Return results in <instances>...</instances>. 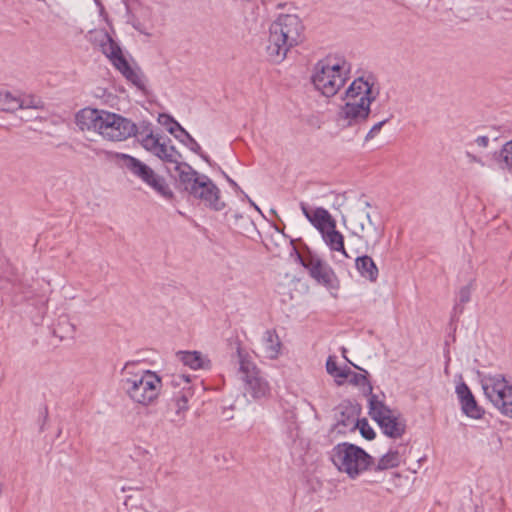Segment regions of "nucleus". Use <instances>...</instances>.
<instances>
[{
  "label": "nucleus",
  "instance_id": "nucleus-9",
  "mask_svg": "<svg viewBox=\"0 0 512 512\" xmlns=\"http://www.w3.org/2000/svg\"><path fill=\"white\" fill-rule=\"evenodd\" d=\"M141 146L158 157L164 162L175 166L182 164L181 154L171 144V139L161 133L155 132L149 123H142L137 127V133L134 134Z\"/></svg>",
  "mask_w": 512,
  "mask_h": 512
},
{
  "label": "nucleus",
  "instance_id": "nucleus-22",
  "mask_svg": "<svg viewBox=\"0 0 512 512\" xmlns=\"http://www.w3.org/2000/svg\"><path fill=\"white\" fill-rule=\"evenodd\" d=\"M262 343L266 357L269 359H277L281 353L282 343L275 330L265 331Z\"/></svg>",
  "mask_w": 512,
  "mask_h": 512
},
{
  "label": "nucleus",
  "instance_id": "nucleus-18",
  "mask_svg": "<svg viewBox=\"0 0 512 512\" xmlns=\"http://www.w3.org/2000/svg\"><path fill=\"white\" fill-rule=\"evenodd\" d=\"M359 425V409L356 405L345 402L337 407L336 427L340 432L353 431Z\"/></svg>",
  "mask_w": 512,
  "mask_h": 512
},
{
  "label": "nucleus",
  "instance_id": "nucleus-29",
  "mask_svg": "<svg viewBox=\"0 0 512 512\" xmlns=\"http://www.w3.org/2000/svg\"><path fill=\"white\" fill-rule=\"evenodd\" d=\"M75 332V326L69 322L66 316H61L54 328V333L60 334L61 338L68 337Z\"/></svg>",
  "mask_w": 512,
  "mask_h": 512
},
{
  "label": "nucleus",
  "instance_id": "nucleus-41",
  "mask_svg": "<svg viewBox=\"0 0 512 512\" xmlns=\"http://www.w3.org/2000/svg\"><path fill=\"white\" fill-rule=\"evenodd\" d=\"M469 290H462L460 299L462 302L469 300Z\"/></svg>",
  "mask_w": 512,
  "mask_h": 512
},
{
  "label": "nucleus",
  "instance_id": "nucleus-14",
  "mask_svg": "<svg viewBox=\"0 0 512 512\" xmlns=\"http://www.w3.org/2000/svg\"><path fill=\"white\" fill-rule=\"evenodd\" d=\"M300 261L317 285L333 287L336 276L331 267L317 256L301 258Z\"/></svg>",
  "mask_w": 512,
  "mask_h": 512
},
{
  "label": "nucleus",
  "instance_id": "nucleus-16",
  "mask_svg": "<svg viewBox=\"0 0 512 512\" xmlns=\"http://www.w3.org/2000/svg\"><path fill=\"white\" fill-rule=\"evenodd\" d=\"M105 111L106 110L83 108L75 115V123L83 132L88 131L100 134Z\"/></svg>",
  "mask_w": 512,
  "mask_h": 512
},
{
  "label": "nucleus",
  "instance_id": "nucleus-13",
  "mask_svg": "<svg viewBox=\"0 0 512 512\" xmlns=\"http://www.w3.org/2000/svg\"><path fill=\"white\" fill-rule=\"evenodd\" d=\"M137 126L131 120L109 111H105L100 134L104 139L120 142L134 136Z\"/></svg>",
  "mask_w": 512,
  "mask_h": 512
},
{
  "label": "nucleus",
  "instance_id": "nucleus-32",
  "mask_svg": "<svg viewBox=\"0 0 512 512\" xmlns=\"http://www.w3.org/2000/svg\"><path fill=\"white\" fill-rule=\"evenodd\" d=\"M357 428H359L360 430V433L361 435L368 439V440H372L374 439L375 437V432L374 430L370 427V425L368 424V422L364 419V420H359V425L357 426Z\"/></svg>",
  "mask_w": 512,
  "mask_h": 512
},
{
  "label": "nucleus",
  "instance_id": "nucleus-24",
  "mask_svg": "<svg viewBox=\"0 0 512 512\" xmlns=\"http://www.w3.org/2000/svg\"><path fill=\"white\" fill-rule=\"evenodd\" d=\"M357 271L370 281H375L378 276V268L373 259L367 255L357 257L355 260Z\"/></svg>",
  "mask_w": 512,
  "mask_h": 512
},
{
  "label": "nucleus",
  "instance_id": "nucleus-21",
  "mask_svg": "<svg viewBox=\"0 0 512 512\" xmlns=\"http://www.w3.org/2000/svg\"><path fill=\"white\" fill-rule=\"evenodd\" d=\"M177 358L193 370L197 369H209L211 367L210 360L198 351H180L177 354Z\"/></svg>",
  "mask_w": 512,
  "mask_h": 512
},
{
  "label": "nucleus",
  "instance_id": "nucleus-23",
  "mask_svg": "<svg viewBox=\"0 0 512 512\" xmlns=\"http://www.w3.org/2000/svg\"><path fill=\"white\" fill-rule=\"evenodd\" d=\"M190 396L189 391L183 393L173 399L172 406L174 408V415L170 419L176 426H182L185 422V413L188 410V399Z\"/></svg>",
  "mask_w": 512,
  "mask_h": 512
},
{
  "label": "nucleus",
  "instance_id": "nucleus-26",
  "mask_svg": "<svg viewBox=\"0 0 512 512\" xmlns=\"http://www.w3.org/2000/svg\"><path fill=\"white\" fill-rule=\"evenodd\" d=\"M401 462V457L398 451H389L383 455L375 466L376 471L387 470L397 467Z\"/></svg>",
  "mask_w": 512,
  "mask_h": 512
},
{
  "label": "nucleus",
  "instance_id": "nucleus-39",
  "mask_svg": "<svg viewBox=\"0 0 512 512\" xmlns=\"http://www.w3.org/2000/svg\"><path fill=\"white\" fill-rule=\"evenodd\" d=\"M180 381H184L186 384H189L190 378L187 375H178V376H175L173 379V383H175L177 385L180 384Z\"/></svg>",
  "mask_w": 512,
  "mask_h": 512
},
{
  "label": "nucleus",
  "instance_id": "nucleus-5",
  "mask_svg": "<svg viewBox=\"0 0 512 512\" xmlns=\"http://www.w3.org/2000/svg\"><path fill=\"white\" fill-rule=\"evenodd\" d=\"M136 369L135 363L124 366L123 388L133 402L147 406L157 399L162 387L161 378L150 370Z\"/></svg>",
  "mask_w": 512,
  "mask_h": 512
},
{
  "label": "nucleus",
  "instance_id": "nucleus-6",
  "mask_svg": "<svg viewBox=\"0 0 512 512\" xmlns=\"http://www.w3.org/2000/svg\"><path fill=\"white\" fill-rule=\"evenodd\" d=\"M331 460L340 472L346 473L351 479H355L373 465V458L362 448L346 442L337 444L332 449Z\"/></svg>",
  "mask_w": 512,
  "mask_h": 512
},
{
  "label": "nucleus",
  "instance_id": "nucleus-31",
  "mask_svg": "<svg viewBox=\"0 0 512 512\" xmlns=\"http://www.w3.org/2000/svg\"><path fill=\"white\" fill-rule=\"evenodd\" d=\"M159 120L163 125L166 126L167 131L170 134L175 135L176 131H180L183 135H185V132H187L176 120L168 115H160Z\"/></svg>",
  "mask_w": 512,
  "mask_h": 512
},
{
  "label": "nucleus",
  "instance_id": "nucleus-8",
  "mask_svg": "<svg viewBox=\"0 0 512 512\" xmlns=\"http://www.w3.org/2000/svg\"><path fill=\"white\" fill-rule=\"evenodd\" d=\"M96 41L112 65L136 88L144 91L146 78L138 67H132L124 57L120 46L104 31L96 34Z\"/></svg>",
  "mask_w": 512,
  "mask_h": 512
},
{
  "label": "nucleus",
  "instance_id": "nucleus-2",
  "mask_svg": "<svg viewBox=\"0 0 512 512\" xmlns=\"http://www.w3.org/2000/svg\"><path fill=\"white\" fill-rule=\"evenodd\" d=\"M176 179L177 185L196 199H200L206 206L220 211L225 207L220 201V190L206 175H200L189 164L182 163L169 170Z\"/></svg>",
  "mask_w": 512,
  "mask_h": 512
},
{
  "label": "nucleus",
  "instance_id": "nucleus-35",
  "mask_svg": "<svg viewBox=\"0 0 512 512\" xmlns=\"http://www.w3.org/2000/svg\"><path fill=\"white\" fill-rule=\"evenodd\" d=\"M465 156L467 158L468 164H478L481 167L485 166V162L483 161V159L481 157H478L470 152H466Z\"/></svg>",
  "mask_w": 512,
  "mask_h": 512
},
{
  "label": "nucleus",
  "instance_id": "nucleus-36",
  "mask_svg": "<svg viewBox=\"0 0 512 512\" xmlns=\"http://www.w3.org/2000/svg\"><path fill=\"white\" fill-rule=\"evenodd\" d=\"M352 373L353 372L349 367L340 368V371L337 374V378L349 379Z\"/></svg>",
  "mask_w": 512,
  "mask_h": 512
},
{
  "label": "nucleus",
  "instance_id": "nucleus-10",
  "mask_svg": "<svg viewBox=\"0 0 512 512\" xmlns=\"http://www.w3.org/2000/svg\"><path fill=\"white\" fill-rule=\"evenodd\" d=\"M113 160L121 168L126 169L132 175L141 179L162 197L166 199L173 197V192L165 179L157 175L152 168L139 159L124 153H114Z\"/></svg>",
  "mask_w": 512,
  "mask_h": 512
},
{
  "label": "nucleus",
  "instance_id": "nucleus-15",
  "mask_svg": "<svg viewBox=\"0 0 512 512\" xmlns=\"http://www.w3.org/2000/svg\"><path fill=\"white\" fill-rule=\"evenodd\" d=\"M353 234L360 239L369 242H378L381 238V231L371 220L370 214L366 211H358L352 219Z\"/></svg>",
  "mask_w": 512,
  "mask_h": 512
},
{
  "label": "nucleus",
  "instance_id": "nucleus-40",
  "mask_svg": "<svg viewBox=\"0 0 512 512\" xmlns=\"http://www.w3.org/2000/svg\"><path fill=\"white\" fill-rule=\"evenodd\" d=\"M224 176L225 178L227 179L228 183L235 189V190H240V187L238 186V184L232 180L227 174L224 173Z\"/></svg>",
  "mask_w": 512,
  "mask_h": 512
},
{
  "label": "nucleus",
  "instance_id": "nucleus-20",
  "mask_svg": "<svg viewBox=\"0 0 512 512\" xmlns=\"http://www.w3.org/2000/svg\"><path fill=\"white\" fill-rule=\"evenodd\" d=\"M320 234L324 243L329 247L331 251L339 252L343 256L348 257L344 247V236L340 231L337 230L336 225H332L330 228H327Z\"/></svg>",
  "mask_w": 512,
  "mask_h": 512
},
{
  "label": "nucleus",
  "instance_id": "nucleus-11",
  "mask_svg": "<svg viewBox=\"0 0 512 512\" xmlns=\"http://www.w3.org/2000/svg\"><path fill=\"white\" fill-rule=\"evenodd\" d=\"M369 415L377 422L386 436L397 439L405 433L404 419L398 412L390 409L377 395H371L369 398Z\"/></svg>",
  "mask_w": 512,
  "mask_h": 512
},
{
  "label": "nucleus",
  "instance_id": "nucleus-7",
  "mask_svg": "<svg viewBox=\"0 0 512 512\" xmlns=\"http://www.w3.org/2000/svg\"><path fill=\"white\" fill-rule=\"evenodd\" d=\"M238 373L243 382L244 395L252 399H261L270 394V385L250 355L240 345L236 348Z\"/></svg>",
  "mask_w": 512,
  "mask_h": 512
},
{
  "label": "nucleus",
  "instance_id": "nucleus-34",
  "mask_svg": "<svg viewBox=\"0 0 512 512\" xmlns=\"http://www.w3.org/2000/svg\"><path fill=\"white\" fill-rule=\"evenodd\" d=\"M326 370L330 375L337 377V374L339 373L340 368L337 366V363L334 360V357H332V356L328 357L327 362H326Z\"/></svg>",
  "mask_w": 512,
  "mask_h": 512
},
{
  "label": "nucleus",
  "instance_id": "nucleus-27",
  "mask_svg": "<svg viewBox=\"0 0 512 512\" xmlns=\"http://www.w3.org/2000/svg\"><path fill=\"white\" fill-rule=\"evenodd\" d=\"M357 369L359 370H362V368L354 365ZM364 373L365 374H360V373H355L353 372L352 375L350 376L349 378V382L353 385H356V386H359L360 388H362V391H363V394L365 395H368L369 398H371V395H374L372 392H373V387L371 385V383L368 381L367 379V372L364 370Z\"/></svg>",
  "mask_w": 512,
  "mask_h": 512
},
{
  "label": "nucleus",
  "instance_id": "nucleus-12",
  "mask_svg": "<svg viewBox=\"0 0 512 512\" xmlns=\"http://www.w3.org/2000/svg\"><path fill=\"white\" fill-rule=\"evenodd\" d=\"M482 388L490 402L505 416L512 418V384L502 376L486 377Z\"/></svg>",
  "mask_w": 512,
  "mask_h": 512
},
{
  "label": "nucleus",
  "instance_id": "nucleus-38",
  "mask_svg": "<svg viewBox=\"0 0 512 512\" xmlns=\"http://www.w3.org/2000/svg\"><path fill=\"white\" fill-rule=\"evenodd\" d=\"M185 136L189 139L191 142V150L195 153H199L201 151L200 145L191 137V135L188 132H185Z\"/></svg>",
  "mask_w": 512,
  "mask_h": 512
},
{
  "label": "nucleus",
  "instance_id": "nucleus-17",
  "mask_svg": "<svg viewBox=\"0 0 512 512\" xmlns=\"http://www.w3.org/2000/svg\"><path fill=\"white\" fill-rule=\"evenodd\" d=\"M300 209L305 218L319 232L336 225V220L330 212L323 207L311 208L306 203H300Z\"/></svg>",
  "mask_w": 512,
  "mask_h": 512
},
{
  "label": "nucleus",
  "instance_id": "nucleus-43",
  "mask_svg": "<svg viewBox=\"0 0 512 512\" xmlns=\"http://www.w3.org/2000/svg\"><path fill=\"white\" fill-rule=\"evenodd\" d=\"M342 353H343V356L345 357V353H346V349L345 348L342 349Z\"/></svg>",
  "mask_w": 512,
  "mask_h": 512
},
{
  "label": "nucleus",
  "instance_id": "nucleus-37",
  "mask_svg": "<svg viewBox=\"0 0 512 512\" xmlns=\"http://www.w3.org/2000/svg\"><path fill=\"white\" fill-rule=\"evenodd\" d=\"M475 144L481 148H486L489 144V138L487 136H478L475 139Z\"/></svg>",
  "mask_w": 512,
  "mask_h": 512
},
{
  "label": "nucleus",
  "instance_id": "nucleus-25",
  "mask_svg": "<svg viewBox=\"0 0 512 512\" xmlns=\"http://www.w3.org/2000/svg\"><path fill=\"white\" fill-rule=\"evenodd\" d=\"M0 110L13 113L19 110V95L9 91H0Z\"/></svg>",
  "mask_w": 512,
  "mask_h": 512
},
{
  "label": "nucleus",
  "instance_id": "nucleus-3",
  "mask_svg": "<svg viewBox=\"0 0 512 512\" xmlns=\"http://www.w3.org/2000/svg\"><path fill=\"white\" fill-rule=\"evenodd\" d=\"M304 26L297 15L281 14L270 26L267 53L271 61L279 63L288 51L303 40Z\"/></svg>",
  "mask_w": 512,
  "mask_h": 512
},
{
  "label": "nucleus",
  "instance_id": "nucleus-33",
  "mask_svg": "<svg viewBox=\"0 0 512 512\" xmlns=\"http://www.w3.org/2000/svg\"><path fill=\"white\" fill-rule=\"evenodd\" d=\"M389 119L382 120L376 124H374L371 129L368 131V133L365 136V141L372 140L376 135H378L384 126L388 122Z\"/></svg>",
  "mask_w": 512,
  "mask_h": 512
},
{
  "label": "nucleus",
  "instance_id": "nucleus-19",
  "mask_svg": "<svg viewBox=\"0 0 512 512\" xmlns=\"http://www.w3.org/2000/svg\"><path fill=\"white\" fill-rule=\"evenodd\" d=\"M456 393L461 401L463 412L472 418L480 417V409L469 387L465 383L456 386Z\"/></svg>",
  "mask_w": 512,
  "mask_h": 512
},
{
  "label": "nucleus",
  "instance_id": "nucleus-30",
  "mask_svg": "<svg viewBox=\"0 0 512 512\" xmlns=\"http://www.w3.org/2000/svg\"><path fill=\"white\" fill-rule=\"evenodd\" d=\"M502 168L512 173V139L505 143L500 151Z\"/></svg>",
  "mask_w": 512,
  "mask_h": 512
},
{
  "label": "nucleus",
  "instance_id": "nucleus-42",
  "mask_svg": "<svg viewBox=\"0 0 512 512\" xmlns=\"http://www.w3.org/2000/svg\"><path fill=\"white\" fill-rule=\"evenodd\" d=\"M245 198L248 199L249 203L257 210L260 212V209L258 208V206L247 196L245 195Z\"/></svg>",
  "mask_w": 512,
  "mask_h": 512
},
{
  "label": "nucleus",
  "instance_id": "nucleus-4",
  "mask_svg": "<svg viewBox=\"0 0 512 512\" xmlns=\"http://www.w3.org/2000/svg\"><path fill=\"white\" fill-rule=\"evenodd\" d=\"M351 68L344 56L329 55L315 64L312 83L322 95L332 97L350 78Z\"/></svg>",
  "mask_w": 512,
  "mask_h": 512
},
{
  "label": "nucleus",
  "instance_id": "nucleus-1",
  "mask_svg": "<svg viewBox=\"0 0 512 512\" xmlns=\"http://www.w3.org/2000/svg\"><path fill=\"white\" fill-rule=\"evenodd\" d=\"M380 94V86L373 74L362 75L352 81L345 91L344 104L337 120L343 127H352L366 122L371 113V104Z\"/></svg>",
  "mask_w": 512,
  "mask_h": 512
},
{
  "label": "nucleus",
  "instance_id": "nucleus-28",
  "mask_svg": "<svg viewBox=\"0 0 512 512\" xmlns=\"http://www.w3.org/2000/svg\"><path fill=\"white\" fill-rule=\"evenodd\" d=\"M44 103L34 95H19V109H43Z\"/></svg>",
  "mask_w": 512,
  "mask_h": 512
}]
</instances>
